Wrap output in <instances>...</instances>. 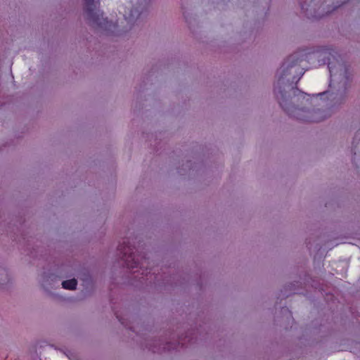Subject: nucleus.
Returning a JSON list of instances; mask_svg holds the SVG:
<instances>
[{
    "mask_svg": "<svg viewBox=\"0 0 360 360\" xmlns=\"http://www.w3.org/2000/svg\"><path fill=\"white\" fill-rule=\"evenodd\" d=\"M316 58L319 65L328 64V68L330 74L331 82L335 80L337 76L342 75L345 77L346 70L345 66L338 62L335 52L330 49H316Z\"/></svg>",
    "mask_w": 360,
    "mask_h": 360,
    "instance_id": "1",
    "label": "nucleus"
},
{
    "mask_svg": "<svg viewBox=\"0 0 360 360\" xmlns=\"http://www.w3.org/2000/svg\"><path fill=\"white\" fill-rule=\"evenodd\" d=\"M321 113V111L319 110V111H316V120H318V118H319V114Z\"/></svg>",
    "mask_w": 360,
    "mask_h": 360,
    "instance_id": "8",
    "label": "nucleus"
},
{
    "mask_svg": "<svg viewBox=\"0 0 360 360\" xmlns=\"http://www.w3.org/2000/svg\"><path fill=\"white\" fill-rule=\"evenodd\" d=\"M100 0H85V12L87 19L94 26H97L105 30H108L111 26L115 27L112 22H110L106 18H103V13L96 11V4H99Z\"/></svg>",
    "mask_w": 360,
    "mask_h": 360,
    "instance_id": "2",
    "label": "nucleus"
},
{
    "mask_svg": "<svg viewBox=\"0 0 360 360\" xmlns=\"http://www.w3.org/2000/svg\"><path fill=\"white\" fill-rule=\"evenodd\" d=\"M118 251L128 268L135 269L139 267V262L133 252V248L130 245H126L125 242H124L119 245Z\"/></svg>",
    "mask_w": 360,
    "mask_h": 360,
    "instance_id": "5",
    "label": "nucleus"
},
{
    "mask_svg": "<svg viewBox=\"0 0 360 360\" xmlns=\"http://www.w3.org/2000/svg\"><path fill=\"white\" fill-rule=\"evenodd\" d=\"M357 136H358V135H356V136H355V138L354 139L353 144H355V143H356V139H357Z\"/></svg>",
    "mask_w": 360,
    "mask_h": 360,
    "instance_id": "10",
    "label": "nucleus"
},
{
    "mask_svg": "<svg viewBox=\"0 0 360 360\" xmlns=\"http://www.w3.org/2000/svg\"><path fill=\"white\" fill-rule=\"evenodd\" d=\"M302 57L303 54L295 53L287 58L282 65V73L278 82L283 79L288 74H291L292 72L298 74L300 75L298 79H300L304 72V69L300 67V63L303 60Z\"/></svg>",
    "mask_w": 360,
    "mask_h": 360,
    "instance_id": "3",
    "label": "nucleus"
},
{
    "mask_svg": "<svg viewBox=\"0 0 360 360\" xmlns=\"http://www.w3.org/2000/svg\"><path fill=\"white\" fill-rule=\"evenodd\" d=\"M326 94V93H321V94H319V96H320V99L321 100L322 99V97Z\"/></svg>",
    "mask_w": 360,
    "mask_h": 360,
    "instance_id": "9",
    "label": "nucleus"
},
{
    "mask_svg": "<svg viewBox=\"0 0 360 360\" xmlns=\"http://www.w3.org/2000/svg\"><path fill=\"white\" fill-rule=\"evenodd\" d=\"M302 10H304V9H305V8H304V6L303 5L302 6Z\"/></svg>",
    "mask_w": 360,
    "mask_h": 360,
    "instance_id": "11",
    "label": "nucleus"
},
{
    "mask_svg": "<svg viewBox=\"0 0 360 360\" xmlns=\"http://www.w3.org/2000/svg\"><path fill=\"white\" fill-rule=\"evenodd\" d=\"M77 281L75 278L66 280L62 282V287L67 290L76 289Z\"/></svg>",
    "mask_w": 360,
    "mask_h": 360,
    "instance_id": "6",
    "label": "nucleus"
},
{
    "mask_svg": "<svg viewBox=\"0 0 360 360\" xmlns=\"http://www.w3.org/2000/svg\"><path fill=\"white\" fill-rule=\"evenodd\" d=\"M280 106L290 117L304 122L312 121L313 112L307 106L303 108H298L292 105L285 106V104L281 101Z\"/></svg>",
    "mask_w": 360,
    "mask_h": 360,
    "instance_id": "4",
    "label": "nucleus"
},
{
    "mask_svg": "<svg viewBox=\"0 0 360 360\" xmlns=\"http://www.w3.org/2000/svg\"><path fill=\"white\" fill-rule=\"evenodd\" d=\"M278 93L280 94V97L277 94V92H275V94H276L277 99L278 100V103H280L281 101L283 102L285 106H289L290 104L288 103L287 100H285V93L283 92L282 91H279Z\"/></svg>",
    "mask_w": 360,
    "mask_h": 360,
    "instance_id": "7",
    "label": "nucleus"
}]
</instances>
